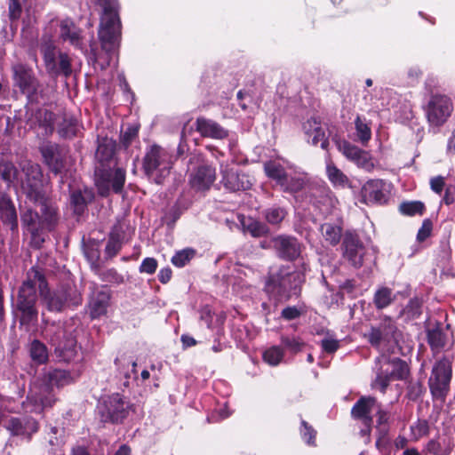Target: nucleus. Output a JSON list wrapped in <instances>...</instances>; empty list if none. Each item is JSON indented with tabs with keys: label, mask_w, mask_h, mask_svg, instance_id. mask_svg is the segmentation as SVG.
I'll list each match as a JSON object with an SVG mask.
<instances>
[{
	"label": "nucleus",
	"mask_w": 455,
	"mask_h": 455,
	"mask_svg": "<svg viewBox=\"0 0 455 455\" xmlns=\"http://www.w3.org/2000/svg\"><path fill=\"white\" fill-rule=\"evenodd\" d=\"M36 290L49 311L60 312L82 303V295L72 282L63 283L52 291L41 272L32 267L28 272L18 296L17 308L20 312V321L22 325H29L37 321Z\"/></svg>",
	"instance_id": "obj_1"
},
{
	"label": "nucleus",
	"mask_w": 455,
	"mask_h": 455,
	"mask_svg": "<svg viewBox=\"0 0 455 455\" xmlns=\"http://www.w3.org/2000/svg\"><path fill=\"white\" fill-rule=\"evenodd\" d=\"M24 178L20 179L21 188L30 203L41 212L27 207L21 213L22 226L31 235L32 243L39 247L45 240L44 233L52 231L58 223L56 209L48 199L43 181L41 167L37 164L27 163L22 167Z\"/></svg>",
	"instance_id": "obj_2"
},
{
	"label": "nucleus",
	"mask_w": 455,
	"mask_h": 455,
	"mask_svg": "<svg viewBox=\"0 0 455 455\" xmlns=\"http://www.w3.org/2000/svg\"><path fill=\"white\" fill-rule=\"evenodd\" d=\"M103 9L99 29V38L102 50L106 52V60L100 56L96 62L101 69L109 67L111 63L116 65V50L121 40V21L118 14L116 0H97Z\"/></svg>",
	"instance_id": "obj_3"
},
{
	"label": "nucleus",
	"mask_w": 455,
	"mask_h": 455,
	"mask_svg": "<svg viewBox=\"0 0 455 455\" xmlns=\"http://www.w3.org/2000/svg\"><path fill=\"white\" fill-rule=\"evenodd\" d=\"M142 166L148 180L161 184L170 174L172 156L165 148L152 145L146 151Z\"/></svg>",
	"instance_id": "obj_4"
},
{
	"label": "nucleus",
	"mask_w": 455,
	"mask_h": 455,
	"mask_svg": "<svg viewBox=\"0 0 455 455\" xmlns=\"http://www.w3.org/2000/svg\"><path fill=\"white\" fill-rule=\"evenodd\" d=\"M303 281L301 272L291 271L289 267H281L279 270L271 269L265 290L278 301L287 299L290 297V291L296 289Z\"/></svg>",
	"instance_id": "obj_5"
},
{
	"label": "nucleus",
	"mask_w": 455,
	"mask_h": 455,
	"mask_svg": "<svg viewBox=\"0 0 455 455\" xmlns=\"http://www.w3.org/2000/svg\"><path fill=\"white\" fill-rule=\"evenodd\" d=\"M423 110L429 128L436 132L451 116L453 103L451 99L442 93H432L428 96Z\"/></svg>",
	"instance_id": "obj_6"
},
{
	"label": "nucleus",
	"mask_w": 455,
	"mask_h": 455,
	"mask_svg": "<svg viewBox=\"0 0 455 455\" xmlns=\"http://www.w3.org/2000/svg\"><path fill=\"white\" fill-rule=\"evenodd\" d=\"M45 336L54 347L56 356L60 361L70 362L77 354L76 341L70 331L60 325H50L45 330Z\"/></svg>",
	"instance_id": "obj_7"
},
{
	"label": "nucleus",
	"mask_w": 455,
	"mask_h": 455,
	"mask_svg": "<svg viewBox=\"0 0 455 455\" xmlns=\"http://www.w3.org/2000/svg\"><path fill=\"white\" fill-rule=\"evenodd\" d=\"M369 343L383 353L389 352L398 342L400 331L395 322L387 316L381 319L378 326H372L365 335Z\"/></svg>",
	"instance_id": "obj_8"
},
{
	"label": "nucleus",
	"mask_w": 455,
	"mask_h": 455,
	"mask_svg": "<svg viewBox=\"0 0 455 455\" xmlns=\"http://www.w3.org/2000/svg\"><path fill=\"white\" fill-rule=\"evenodd\" d=\"M377 363L380 364V368L372 387L382 393L386 391L390 381L405 379L408 375L407 363L399 358L388 359L382 355L377 358Z\"/></svg>",
	"instance_id": "obj_9"
},
{
	"label": "nucleus",
	"mask_w": 455,
	"mask_h": 455,
	"mask_svg": "<svg viewBox=\"0 0 455 455\" xmlns=\"http://www.w3.org/2000/svg\"><path fill=\"white\" fill-rule=\"evenodd\" d=\"M451 379V363L446 358L439 360L433 367L428 379L429 388L433 397L443 402L450 389Z\"/></svg>",
	"instance_id": "obj_10"
},
{
	"label": "nucleus",
	"mask_w": 455,
	"mask_h": 455,
	"mask_svg": "<svg viewBox=\"0 0 455 455\" xmlns=\"http://www.w3.org/2000/svg\"><path fill=\"white\" fill-rule=\"evenodd\" d=\"M378 403L376 399L371 396H367L359 399L351 411L353 418L361 420L364 425V427L361 429L360 434L363 437H365V443L370 442L371 425L372 422L371 414L373 411H376Z\"/></svg>",
	"instance_id": "obj_11"
},
{
	"label": "nucleus",
	"mask_w": 455,
	"mask_h": 455,
	"mask_svg": "<svg viewBox=\"0 0 455 455\" xmlns=\"http://www.w3.org/2000/svg\"><path fill=\"white\" fill-rule=\"evenodd\" d=\"M128 405L120 394H113L105 398L99 406L103 420L118 422L126 417Z\"/></svg>",
	"instance_id": "obj_12"
},
{
	"label": "nucleus",
	"mask_w": 455,
	"mask_h": 455,
	"mask_svg": "<svg viewBox=\"0 0 455 455\" xmlns=\"http://www.w3.org/2000/svg\"><path fill=\"white\" fill-rule=\"evenodd\" d=\"M40 152L44 163L55 174H60L66 170L68 156L58 145L51 142L44 143Z\"/></svg>",
	"instance_id": "obj_13"
},
{
	"label": "nucleus",
	"mask_w": 455,
	"mask_h": 455,
	"mask_svg": "<svg viewBox=\"0 0 455 455\" xmlns=\"http://www.w3.org/2000/svg\"><path fill=\"white\" fill-rule=\"evenodd\" d=\"M14 85L19 87L22 93L32 99L38 90V82L31 68L22 64L13 66Z\"/></svg>",
	"instance_id": "obj_14"
},
{
	"label": "nucleus",
	"mask_w": 455,
	"mask_h": 455,
	"mask_svg": "<svg viewBox=\"0 0 455 455\" xmlns=\"http://www.w3.org/2000/svg\"><path fill=\"white\" fill-rule=\"evenodd\" d=\"M305 140L312 146L320 145L321 148L327 150L329 139L326 128L321 121L315 117L309 118L302 124Z\"/></svg>",
	"instance_id": "obj_15"
},
{
	"label": "nucleus",
	"mask_w": 455,
	"mask_h": 455,
	"mask_svg": "<svg viewBox=\"0 0 455 455\" xmlns=\"http://www.w3.org/2000/svg\"><path fill=\"white\" fill-rule=\"evenodd\" d=\"M220 172L222 174L221 183L229 191L246 190L251 187L249 177L244 173L238 172L233 165L220 164Z\"/></svg>",
	"instance_id": "obj_16"
},
{
	"label": "nucleus",
	"mask_w": 455,
	"mask_h": 455,
	"mask_svg": "<svg viewBox=\"0 0 455 455\" xmlns=\"http://www.w3.org/2000/svg\"><path fill=\"white\" fill-rule=\"evenodd\" d=\"M339 150L350 161L355 163L357 167L371 172L375 167V162L371 153L347 141L339 145Z\"/></svg>",
	"instance_id": "obj_17"
},
{
	"label": "nucleus",
	"mask_w": 455,
	"mask_h": 455,
	"mask_svg": "<svg viewBox=\"0 0 455 455\" xmlns=\"http://www.w3.org/2000/svg\"><path fill=\"white\" fill-rule=\"evenodd\" d=\"M391 188V183L383 180H371L363 185V196L371 203L383 204L389 198Z\"/></svg>",
	"instance_id": "obj_18"
},
{
	"label": "nucleus",
	"mask_w": 455,
	"mask_h": 455,
	"mask_svg": "<svg viewBox=\"0 0 455 455\" xmlns=\"http://www.w3.org/2000/svg\"><path fill=\"white\" fill-rule=\"evenodd\" d=\"M343 256L355 267L363 265L365 248L357 235L347 233L343 241Z\"/></svg>",
	"instance_id": "obj_19"
},
{
	"label": "nucleus",
	"mask_w": 455,
	"mask_h": 455,
	"mask_svg": "<svg viewBox=\"0 0 455 455\" xmlns=\"http://www.w3.org/2000/svg\"><path fill=\"white\" fill-rule=\"evenodd\" d=\"M196 129L205 138L223 140L228 137L229 132L216 121L200 116L196 121Z\"/></svg>",
	"instance_id": "obj_20"
},
{
	"label": "nucleus",
	"mask_w": 455,
	"mask_h": 455,
	"mask_svg": "<svg viewBox=\"0 0 455 455\" xmlns=\"http://www.w3.org/2000/svg\"><path fill=\"white\" fill-rule=\"evenodd\" d=\"M216 179L215 169L208 164L199 165L190 174V184L193 188L198 190L208 189Z\"/></svg>",
	"instance_id": "obj_21"
},
{
	"label": "nucleus",
	"mask_w": 455,
	"mask_h": 455,
	"mask_svg": "<svg viewBox=\"0 0 455 455\" xmlns=\"http://www.w3.org/2000/svg\"><path fill=\"white\" fill-rule=\"evenodd\" d=\"M60 37L76 49L84 50L81 29L71 19H64L60 22Z\"/></svg>",
	"instance_id": "obj_22"
},
{
	"label": "nucleus",
	"mask_w": 455,
	"mask_h": 455,
	"mask_svg": "<svg viewBox=\"0 0 455 455\" xmlns=\"http://www.w3.org/2000/svg\"><path fill=\"white\" fill-rule=\"evenodd\" d=\"M310 202L323 215L331 214L338 204L337 199L325 188L317 189L312 195Z\"/></svg>",
	"instance_id": "obj_23"
},
{
	"label": "nucleus",
	"mask_w": 455,
	"mask_h": 455,
	"mask_svg": "<svg viewBox=\"0 0 455 455\" xmlns=\"http://www.w3.org/2000/svg\"><path fill=\"white\" fill-rule=\"evenodd\" d=\"M449 329V324L446 325L444 330L441 323H437L435 327L428 330V344L435 353L440 352L448 344L450 339H452V333Z\"/></svg>",
	"instance_id": "obj_24"
},
{
	"label": "nucleus",
	"mask_w": 455,
	"mask_h": 455,
	"mask_svg": "<svg viewBox=\"0 0 455 455\" xmlns=\"http://www.w3.org/2000/svg\"><path fill=\"white\" fill-rule=\"evenodd\" d=\"M275 246L279 255L283 259H294L300 253V244L293 237L278 236L275 240Z\"/></svg>",
	"instance_id": "obj_25"
},
{
	"label": "nucleus",
	"mask_w": 455,
	"mask_h": 455,
	"mask_svg": "<svg viewBox=\"0 0 455 455\" xmlns=\"http://www.w3.org/2000/svg\"><path fill=\"white\" fill-rule=\"evenodd\" d=\"M7 428L15 435L30 437L31 435L37 432L38 424L31 418H12L9 421Z\"/></svg>",
	"instance_id": "obj_26"
},
{
	"label": "nucleus",
	"mask_w": 455,
	"mask_h": 455,
	"mask_svg": "<svg viewBox=\"0 0 455 455\" xmlns=\"http://www.w3.org/2000/svg\"><path fill=\"white\" fill-rule=\"evenodd\" d=\"M376 413L378 417L376 428L379 432V437L376 441V447L379 451H382L388 443L387 435L389 429V413L387 411L382 410L379 403L378 407L376 408Z\"/></svg>",
	"instance_id": "obj_27"
},
{
	"label": "nucleus",
	"mask_w": 455,
	"mask_h": 455,
	"mask_svg": "<svg viewBox=\"0 0 455 455\" xmlns=\"http://www.w3.org/2000/svg\"><path fill=\"white\" fill-rule=\"evenodd\" d=\"M110 295L106 291L94 293L90 300V314L92 318L100 317L107 313Z\"/></svg>",
	"instance_id": "obj_28"
},
{
	"label": "nucleus",
	"mask_w": 455,
	"mask_h": 455,
	"mask_svg": "<svg viewBox=\"0 0 455 455\" xmlns=\"http://www.w3.org/2000/svg\"><path fill=\"white\" fill-rule=\"evenodd\" d=\"M0 216L3 222L9 225L12 230L18 228L16 209L11 199L5 196L0 198Z\"/></svg>",
	"instance_id": "obj_29"
},
{
	"label": "nucleus",
	"mask_w": 455,
	"mask_h": 455,
	"mask_svg": "<svg viewBox=\"0 0 455 455\" xmlns=\"http://www.w3.org/2000/svg\"><path fill=\"white\" fill-rule=\"evenodd\" d=\"M453 448L451 439L447 435L430 440L426 445L427 452L432 455H450Z\"/></svg>",
	"instance_id": "obj_30"
},
{
	"label": "nucleus",
	"mask_w": 455,
	"mask_h": 455,
	"mask_svg": "<svg viewBox=\"0 0 455 455\" xmlns=\"http://www.w3.org/2000/svg\"><path fill=\"white\" fill-rule=\"evenodd\" d=\"M44 379L46 381V387H60L66 385H68L73 382V377L70 373L64 370H51L49 371L45 376Z\"/></svg>",
	"instance_id": "obj_31"
},
{
	"label": "nucleus",
	"mask_w": 455,
	"mask_h": 455,
	"mask_svg": "<svg viewBox=\"0 0 455 455\" xmlns=\"http://www.w3.org/2000/svg\"><path fill=\"white\" fill-rule=\"evenodd\" d=\"M92 197L93 193L88 188L73 191L70 196V202L74 207L75 212L81 214L84 212L87 203L90 202Z\"/></svg>",
	"instance_id": "obj_32"
},
{
	"label": "nucleus",
	"mask_w": 455,
	"mask_h": 455,
	"mask_svg": "<svg viewBox=\"0 0 455 455\" xmlns=\"http://www.w3.org/2000/svg\"><path fill=\"white\" fill-rule=\"evenodd\" d=\"M264 170L267 176L272 180H275L277 184L283 186L285 184V179L288 176L284 170V167L276 161L267 162L264 165Z\"/></svg>",
	"instance_id": "obj_33"
},
{
	"label": "nucleus",
	"mask_w": 455,
	"mask_h": 455,
	"mask_svg": "<svg viewBox=\"0 0 455 455\" xmlns=\"http://www.w3.org/2000/svg\"><path fill=\"white\" fill-rule=\"evenodd\" d=\"M324 240L331 245H337L341 238L342 228L339 224L324 223L320 228Z\"/></svg>",
	"instance_id": "obj_34"
},
{
	"label": "nucleus",
	"mask_w": 455,
	"mask_h": 455,
	"mask_svg": "<svg viewBox=\"0 0 455 455\" xmlns=\"http://www.w3.org/2000/svg\"><path fill=\"white\" fill-rule=\"evenodd\" d=\"M355 140L366 146L371 139V129L364 118L357 116L355 120Z\"/></svg>",
	"instance_id": "obj_35"
},
{
	"label": "nucleus",
	"mask_w": 455,
	"mask_h": 455,
	"mask_svg": "<svg viewBox=\"0 0 455 455\" xmlns=\"http://www.w3.org/2000/svg\"><path fill=\"white\" fill-rule=\"evenodd\" d=\"M38 126L43 129L42 134L48 135L53 131L54 115L47 109H39L36 114Z\"/></svg>",
	"instance_id": "obj_36"
},
{
	"label": "nucleus",
	"mask_w": 455,
	"mask_h": 455,
	"mask_svg": "<svg viewBox=\"0 0 455 455\" xmlns=\"http://www.w3.org/2000/svg\"><path fill=\"white\" fill-rule=\"evenodd\" d=\"M238 219L243 228L248 231L252 236H260L267 232V228L263 224L251 218L239 215Z\"/></svg>",
	"instance_id": "obj_37"
},
{
	"label": "nucleus",
	"mask_w": 455,
	"mask_h": 455,
	"mask_svg": "<svg viewBox=\"0 0 455 455\" xmlns=\"http://www.w3.org/2000/svg\"><path fill=\"white\" fill-rule=\"evenodd\" d=\"M326 173L329 180L335 186H344L347 182L346 175L331 161L327 162Z\"/></svg>",
	"instance_id": "obj_38"
},
{
	"label": "nucleus",
	"mask_w": 455,
	"mask_h": 455,
	"mask_svg": "<svg viewBox=\"0 0 455 455\" xmlns=\"http://www.w3.org/2000/svg\"><path fill=\"white\" fill-rule=\"evenodd\" d=\"M30 355L38 363H44L48 359V351L45 345L39 340L32 341L30 345Z\"/></svg>",
	"instance_id": "obj_39"
},
{
	"label": "nucleus",
	"mask_w": 455,
	"mask_h": 455,
	"mask_svg": "<svg viewBox=\"0 0 455 455\" xmlns=\"http://www.w3.org/2000/svg\"><path fill=\"white\" fill-rule=\"evenodd\" d=\"M283 355V350L279 346H273L265 350L263 360L271 366H276L282 362Z\"/></svg>",
	"instance_id": "obj_40"
},
{
	"label": "nucleus",
	"mask_w": 455,
	"mask_h": 455,
	"mask_svg": "<svg viewBox=\"0 0 455 455\" xmlns=\"http://www.w3.org/2000/svg\"><path fill=\"white\" fill-rule=\"evenodd\" d=\"M41 51L47 70H56L57 61L55 56V46L52 43H46L42 45Z\"/></svg>",
	"instance_id": "obj_41"
},
{
	"label": "nucleus",
	"mask_w": 455,
	"mask_h": 455,
	"mask_svg": "<svg viewBox=\"0 0 455 455\" xmlns=\"http://www.w3.org/2000/svg\"><path fill=\"white\" fill-rule=\"evenodd\" d=\"M115 363L125 378H130L132 373H136L137 363L132 359L120 356L116 359Z\"/></svg>",
	"instance_id": "obj_42"
},
{
	"label": "nucleus",
	"mask_w": 455,
	"mask_h": 455,
	"mask_svg": "<svg viewBox=\"0 0 455 455\" xmlns=\"http://www.w3.org/2000/svg\"><path fill=\"white\" fill-rule=\"evenodd\" d=\"M392 300V291L387 287L378 290L375 293L374 303L379 309L387 307Z\"/></svg>",
	"instance_id": "obj_43"
},
{
	"label": "nucleus",
	"mask_w": 455,
	"mask_h": 455,
	"mask_svg": "<svg viewBox=\"0 0 455 455\" xmlns=\"http://www.w3.org/2000/svg\"><path fill=\"white\" fill-rule=\"evenodd\" d=\"M79 129V124L76 119L70 118L65 119L61 124L59 133L65 138H71L76 136Z\"/></svg>",
	"instance_id": "obj_44"
},
{
	"label": "nucleus",
	"mask_w": 455,
	"mask_h": 455,
	"mask_svg": "<svg viewBox=\"0 0 455 455\" xmlns=\"http://www.w3.org/2000/svg\"><path fill=\"white\" fill-rule=\"evenodd\" d=\"M18 172L14 165L6 161L0 162V178L4 181L11 183L17 180Z\"/></svg>",
	"instance_id": "obj_45"
},
{
	"label": "nucleus",
	"mask_w": 455,
	"mask_h": 455,
	"mask_svg": "<svg viewBox=\"0 0 455 455\" xmlns=\"http://www.w3.org/2000/svg\"><path fill=\"white\" fill-rule=\"evenodd\" d=\"M49 444L52 446V451L55 452L57 449L65 443L64 431L56 427H52L49 432Z\"/></svg>",
	"instance_id": "obj_46"
},
{
	"label": "nucleus",
	"mask_w": 455,
	"mask_h": 455,
	"mask_svg": "<svg viewBox=\"0 0 455 455\" xmlns=\"http://www.w3.org/2000/svg\"><path fill=\"white\" fill-rule=\"evenodd\" d=\"M400 212L403 214L414 216L416 214L421 215L424 211V204L419 201L405 202L400 204Z\"/></svg>",
	"instance_id": "obj_47"
},
{
	"label": "nucleus",
	"mask_w": 455,
	"mask_h": 455,
	"mask_svg": "<svg viewBox=\"0 0 455 455\" xmlns=\"http://www.w3.org/2000/svg\"><path fill=\"white\" fill-rule=\"evenodd\" d=\"M114 142L112 140H106L104 142L100 143L96 151V156L100 161H108L114 154Z\"/></svg>",
	"instance_id": "obj_48"
},
{
	"label": "nucleus",
	"mask_w": 455,
	"mask_h": 455,
	"mask_svg": "<svg viewBox=\"0 0 455 455\" xmlns=\"http://www.w3.org/2000/svg\"><path fill=\"white\" fill-rule=\"evenodd\" d=\"M195 255V251L192 249H185L176 252L172 258V263L178 267H184Z\"/></svg>",
	"instance_id": "obj_49"
},
{
	"label": "nucleus",
	"mask_w": 455,
	"mask_h": 455,
	"mask_svg": "<svg viewBox=\"0 0 455 455\" xmlns=\"http://www.w3.org/2000/svg\"><path fill=\"white\" fill-rule=\"evenodd\" d=\"M125 182V172L122 168H116L111 174L110 183L116 193L122 191Z\"/></svg>",
	"instance_id": "obj_50"
},
{
	"label": "nucleus",
	"mask_w": 455,
	"mask_h": 455,
	"mask_svg": "<svg viewBox=\"0 0 455 455\" xmlns=\"http://www.w3.org/2000/svg\"><path fill=\"white\" fill-rule=\"evenodd\" d=\"M49 71L55 75L63 74L65 76H68L71 74V64L68 56L66 53H60L57 69Z\"/></svg>",
	"instance_id": "obj_51"
},
{
	"label": "nucleus",
	"mask_w": 455,
	"mask_h": 455,
	"mask_svg": "<svg viewBox=\"0 0 455 455\" xmlns=\"http://www.w3.org/2000/svg\"><path fill=\"white\" fill-rule=\"evenodd\" d=\"M304 186V180L301 177H290L289 175L285 179V184L281 186L283 191L295 193L299 191Z\"/></svg>",
	"instance_id": "obj_52"
},
{
	"label": "nucleus",
	"mask_w": 455,
	"mask_h": 455,
	"mask_svg": "<svg viewBox=\"0 0 455 455\" xmlns=\"http://www.w3.org/2000/svg\"><path fill=\"white\" fill-rule=\"evenodd\" d=\"M100 277L103 282L115 284L123 283L124 281V276L114 268H109L100 272Z\"/></svg>",
	"instance_id": "obj_53"
},
{
	"label": "nucleus",
	"mask_w": 455,
	"mask_h": 455,
	"mask_svg": "<svg viewBox=\"0 0 455 455\" xmlns=\"http://www.w3.org/2000/svg\"><path fill=\"white\" fill-rule=\"evenodd\" d=\"M285 216V211L280 207L267 209L265 213L266 220L271 224L280 223Z\"/></svg>",
	"instance_id": "obj_54"
},
{
	"label": "nucleus",
	"mask_w": 455,
	"mask_h": 455,
	"mask_svg": "<svg viewBox=\"0 0 455 455\" xmlns=\"http://www.w3.org/2000/svg\"><path fill=\"white\" fill-rule=\"evenodd\" d=\"M316 432L305 420L301 421L300 435L307 444H315Z\"/></svg>",
	"instance_id": "obj_55"
},
{
	"label": "nucleus",
	"mask_w": 455,
	"mask_h": 455,
	"mask_svg": "<svg viewBox=\"0 0 455 455\" xmlns=\"http://www.w3.org/2000/svg\"><path fill=\"white\" fill-rule=\"evenodd\" d=\"M157 266L158 264L156 259L148 257L142 260L139 270L140 273L152 275L156 272Z\"/></svg>",
	"instance_id": "obj_56"
},
{
	"label": "nucleus",
	"mask_w": 455,
	"mask_h": 455,
	"mask_svg": "<svg viewBox=\"0 0 455 455\" xmlns=\"http://www.w3.org/2000/svg\"><path fill=\"white\" fill-rule=\"evenodd\" d=\"M321 346L324 352L332 354L339 349V340L331 336H327L321 341Z\"/></svg>",
	"instance_id": "obj_57"
},
{
	"label": "nucleus",
	"mask_w": 455,
	"mask_h": 455,
	"mask_svg": "<svg viewBox=\"0 0 455 455\" xmlns=\"http://www.w3.org/2000/svg\"><path fill=\"white\" fill-rule=\"evenodd\" d=\"M139 128L136 125H131L121 135V141L124 147H128L137 137Z\"/></svg>",
	"instance_id": "obj_58"
},
{
	"label": "nucleus",
	"mask_w": 455,
	"mask_h": 455,
	"mask_svg": "<svg viewBox=\"0 0 455 455\" xmlns=\"http://www.w3.org/2000/svg\"><path fill=\"white\" fill-rule=\"evenodd\" d=\"M282 344L290 351L297 353L301 350L303 343L297 338L282 337Z\"/></svg>",
	"instance_id": "obj_59"
},
{
	"label": "nucleus",
	"mask_w": 455,
	"mask_h": 455,
	"mask_svg": "<svg viewBox=\"0 0 455 455\" xmlns=\"http://www.w3.org/2000/svg\"><path fill=\"white\" fill-rule=\"evenodd\" d=\"M411 432L415 439H419L428 433V424L426 420H419L411 426Z\"/></svg>",
	"instance_id": "obj_60"
},
{
	"label": "nucleus",
	"mask_w": 455,
	"mask_h": 455,
	"mask_svg": "<svg viewBox=\"0 0 455 455\" xmlns=\"http://www.w3.org/2000/svg\"><path fill=\"white\" fill-rule=\"evenodd\" d=\"M432 223L428 220H425L421 228L419 229L417 234V239L419 242L425 241L431 234Z\"/></svg>",
	"instance_id": "obj_61"
},
{
	"label": "nucleus",
	"mask_w": 455,
	"mask_h": 455,
	"mask_svg": "<svg viewBox=\"0 0 455 455\" xmlns=\"http://www.w3.org/2000/svg\"><path fill=\"white\" fill-rule=\"evenodd\" d=\"M114 231L111 233V237L108 240L106 246V252L108 256H115L120 250V243L118 240H116L114 237Z\"/></svg>",
	"instance_id": "obj_62"
},
{
	"label": "nucleus",
	"mask_w": 455,
	"mask_h": 455,
	"mask_svg": "<svg viewBox=\"0 0 455 455\" xmlns=\"http://www.w3.org/2000/svg\"><path fill=\"white\" fill-rule=\"evenodd\" d=\"M440 87V80L437 76H428L425 81V88L428 92L429 96L435 93V90Z\"/></svg>",
	"instance_id": "obj_63"
},
{
	"label": "nucleus",
	"mask_w": 455,
	"mask_h": 455,
	"mask_svg": "<svg viewBox=\"0 0 455 455\" xmlns=\"http://www.w3.org/2000/svg\"><path fill=\"white\" fill-rule=\"evenodd\" d=\"M444 185L445 182L444 178L443 176H435L430 180L431 189L438 195H441Z\"/></svg>",
	"instance_id": "obj_64"
}]
</instances>
